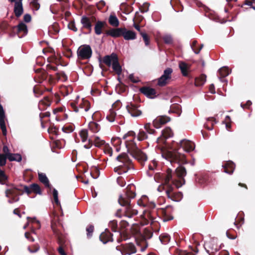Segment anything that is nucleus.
Wrapping results in <instances>:
<instances>
[{"label": "nucleus", "instance_id": "obj_1", "mask_svg": "<svg viewBox=\"0 0 255 255\" xmlns=\"http://www.w3.org/2000/svg\"><path fill=\"white\" fill-rule=\"evenodd\" d=\"M158 170L156 161L153 160L148 165V170L146 171V174L149 177H152L154 173V180L156 182H163L168 197H170L172 195L174 187L178 188L185 183L183 177L186 174V171L183 167L177 166L176 167L174 177L172 169L170 168H168L165 174H161L158 172Z\"/></svg>", "mask_w": 255, "mask_h": 255}, {"label": "nucleus", "instance_id": "obj_2", "mask_svg": "<svg viewBox=\"0 0 255 255\" xmlns=\"http://www.w3.org/2000/svg\"><path fill=\"white\" fill-rule=\"evenodd\" d=\"M135 186L133 184H129L125 192L120 195L118 202L124 207L123 209H118L116 216L119 218L126 216L131 218L138 214V209L134 206L130 204V199L135 196Z\"/></svg>", "mask_w": 255, "mask_h": 255}, {"label": "nucleus", "instance_id": "obj_3", "mask_svg": "<svg viewBox=\"0 0 255 255\" xmlns=\"http://www.w3.org/2000/svg\"><path fill=\"white\" fill-rule=\"evenodd\" d=\"M177 144L179 146L178 148L171 147L169 149L162 153V157L175 167V164L179 166V163L180 162H183L185 160V155L179 151L181 149L186 152H190L195 149L194 143L186 139L180 140V142Z\"/></svg>", "mask_w": 255, "mask_h": 255}, {"label": "nucleus", "instance_id": "obj_4", "mask_svg": "<svg viewBox=\"0 0 255 255\" xmlns=\"http://www.w3.org/2000/svg\"><path fill=\"white\" fill-rule=\"evenodd\" d=\"M116 165L114 171L119 174L131 173L133 169L131 161L126 153L121 154L117 157Z\"/></svg>", "mask_w": 255, "mask_h": 255}, {"label": "nucleus", "instance_id": "obj_5", "mask_svg": "<svg viewBox=\"0 0 255 255\" xmlns=\"http://www.w3.org/2000/svg\"><path fill=\"white\" fill-rule=\"evenodd\" d=\"M92 54V50L89 45H83L79 47L77 55L80 59H89Z\"/></svg>", "mask_w": 255, "mask_h": 255}, {"label": "nucleus", "instance_id": "obj_6", "mask_svg": "<svg viewBox=\"0 0 255 255\" xmlns=\"http://www.w3.org/2000/svg\"><path fill=\"white\" fill-rule=\"evenodd\" d=\"M205 249L207 252L210 255L217 252L221 248V245L220 246L217 245V240L213 239L205 243Z\"/></svg>", "mask_w": 255, "mask_h": 255}, {"label": "nucleus", "instance_id": "obj_7", "mask_svg": "<svg viewBox=\"0 0 255 255\" xmlns=\"http://www.w3.org/2000/svg\"><path fill=\"white\" fill-rule=\"evenodd\" d=\"M71 105L74 111L76 113L80 112L81 114H82L83 112H88L90 109V103L84 99L82 100L81 102L78 105V106H76L74 103H71Z\"/></svg>", "mask_w": 255, "mask_h": 255}, {"label": "nucleus", "instance_id": "obj_8", "mask_svg": "<svg viewBox=\"0 0 255 255\" xmlns=\"http://www.w3.org/2000/svg\"><path fill=\"white\" fill-rule=\"evenodd\" d=\"M126 110L127 112L132 117H138L142 114V111L140 107L132 103L127 105L126 106Z\"/></svg>", "mask_w": 255, "mask_h": 255}, {"label": "nucleus", "instance_id": "obj_9", "mask_svg": "<svg viewBox=\"0 0 255 255\" xmlns=\"http://www.w3.org/2000/svg\"><path fill=\"white\" fill-rule=\"evenodd\" d=\"M131 155L133 158L141 164L146 161L147 159L146 155L136 147V145L133 147Z\"/></svg>", "mask_w": 255, "mask_h": 255}, {"label": "nucleus", "instance_id": "obj_10", "mask_svg": "<svg viewBox=\"0 0 255 255\" xmlns=\"http://www.w3.org/2000/svg\"><path fill=\"white\" fill-rule=\"evenodd\" d=\"M18 194V191L14 187L5 190V196L7 198H9L8 202L10 203L15 202L19 200V198L17 197Z\"/></svg>", "mask_w": 255, "mask_h": 255}, {"label": "nucleus", "instance_id": "obj_11", "mask_svg": "<svg viewBox=\"0 0 255 255\" xmlns=\"http://www.w3.org/2000/svg\"><path fill=\"white\" fill-rule=\"evenodd\" d=\"M172 71V69L170 68L166 69L164 71L163 74L158 80V85L161 87L165 86L167 84V80L171 78Z\"/></svg>", "mask_w": 255, "mask_h": 255}, {"label": "nucleus", "instance_id": "obj_12", "mask_svg": "<svg viewBox=\"0 0 255 255\" xmlns=\"http://www.w3.org/2000/svg\"><path fill=\"white\" fill-rule=\"evenodd\" d=\"M79 135L81 140L82 142L87 143L84 145V147L86 149H90L92 146V141L90 139H88V132L86 129H83L80 130Z\"/></svg>", "mask_w": 255, "mask_h": 255}, {"label": "nucleus", "instance_id": "obj_13", "mask_svg": "<svg viewBox=\"0 0 255 255\" xmlns=\"http://www.w3.org/2000/svg\"><path fill=\"white\" fill-rule=\"evenodd\" d=\"M173 133L171 129L167 127L162 131L160 136L157 138V142L159 144L164 143L166 139L172 136Z\"/></svg>", "mask_w": 255, "mask_h": 255}, {"label": "nucleus", "instance_id": "obj_14", "mask_svg": "<svg viewBox=\"0 0 255 255\" xmlns=\"http://www.w3.org/2000/svg\"><path fill=\"white\" fill-rule=\"evenodd\" d=\"M122 255H130L136 253V249L134 245L132 243H129L123 246L119 250Z\"/></svg>", "mask_w": 255, "mask_h": 255}, {"label": "nucleus", "instance_id": "obj_15", "mask_svg": "<svg viewBox=\"0 0 255 255\" xmlns=\"http://www.w3.org/2000/svg\"><path fill=\"white\" fill-rule=\"evenodd\" d=\"M5 118L4 112L2 106L0 104V127L3 135H6L7 134L6 128L4 121Z\"/></svg>", "mask_w": 255, "mask_h": 255}, {"label": "nucleus", "instance_id": "obj_16", "mask_svg": "<svg viewBox=\"0 0 255 255\" xmlns=\"http://www.w3.org/2000/svg\"><path fill=\"white\" fill-rule=\"evenodd\" d=\"M140 91L147 98L153 99L156 97V92L155 90L152 88L143 87L140 89Z\"/></svg>", "mask_w": 255, "mask_h": 255}, {"label": "nucleus", "instance_id": "obj_17", "mask_svg": "<svg viewBox=\"0 0 255 255\" xmlns=\"http://www.w3.org/2000/svg\"><path fill=\"white\" fill-rule=\"evenodd\" d=\"M169 121V118L166 116H160L157 117L153 121V125L154 128H159L162 125L165 124Z\"/></svg>", "mask_w": 255, "mask_h": 255}, {"label": "nucleus", "instance_id": "obj_18", "mask_svg": "<svg viewBox=\"0 0 255 255\" xmlns=\"http://www.w3.org/2000/svg\"><path fill=\"white\" fill-rule=\"evenodd\" d=\"M81 23L82 24V28H85L88 30V33H90L92 31V24L90 19L87 16L84 15L82 16L81 19Z\"/></svg>", "mask_w": 255, "mask_h": 255}, {"label": "nucleus", "instance_id": "obj_19", "mask_svg": "<svg viewBox=\"0 0 255 255\" xmlns=\"http://www.w3.org/2000/svg\"><path fill=\"white\" fill-rule=\"evenodd\" d=\"M17 34L19 38H21L23 36L27 34L28 30L26 25L23 22H20L16 26Z\"/></svg>", "mask_w": 255, "mask_h": 255}, {"label": "nucleus", "instance_id": "obj_20", "mask_svg": "<svg viewBox=\"0 0 255 255\" xmlns=\"http://www.w3.org/2000/svg\"><path fill=\"white\" fill-rule=\"evenodd\" d=\"M123 36L126 40H131L136 39V34L135 32L124 28Z\"/></svg>", "mask_w": 255, "mask_h": 255}, {"label": "nucleus", "instance_id": "obj_21", "mask_svg": "<svg viewBox=\"0 0 255 255\" xmlns=\"http://www.w3.org/2000/svg\"><path fill=\"white\" fill-rule=\"evenodd\" d=\"M22 0H17L14 4V12L16 17H19L23 13Z\"/></svg>", "mask_w": 255, "mask_h": 255}, {"label": "nucleus", "instance_id": "obj_22", "mask_svg": "<svg viewBox=\"0 0 255 255\" xmlns=\"http://www.w3.org/2000/svg\"><path fill=\"white\" fill-rule=\"evenodd\" d=\"M124 28H112L110 30L107 34L113 37H118L123 36Z\"/></svg>", "mask_w": 255, "mask_h": 255}, {"label": "nucleus", "instance_id": "obj_23", "mask_svg": "<svg viewBox=\"0 0 255 255\" xmlns=\"http://www.w3.org/2000/svg\"><path fill=\"white\" fill-rule=\"evenodd\" d=\"M141 216L143 219L147 221L146 224H148L150 222H151V223L154 220L153 213L148 210H145L143 211V213Z\"/></svg>", "mask_w": 255, "mask_h": 255}, {"label": "nucleus", "instance_id": "obj_24", "mask_svg": "<svg viewBox=\"0 0 255 255\" xmlns=\"http://www.w3.org/2000/svg\"><path fill=\"white\" fill-rule=\"evenodd\" d=\"M117 58L116 54L112 53L110 55L105 56L103 58V62L107 66H110Z\"/></svg>", "mask_w": 255, "mask_h": 255}, {"label": "nucleus", "instance_id": "obj_25", "mask_svg": "<svg viewBox=\"0 0 255 255\" xmlns=\"http://www.w3.org/2000/svg\"><path fill=\"white\" fill-rule=\"evenodd\" d=\"M224 168V172L228 173L229 174H231L233 173L234 170L235 168V164L232 162L229 161L225 164V165H223Z\"/></svg>", "mask_w": 255, "mask_h": 255}, {"label": "nucleus", "instance_id": "obj_26", "mask_svg": "<svg viewBox=\"0 0 255 255\" xmlns=\"http://www.w3.org/2000/svg\"><path fill=\"white\" fill-rule=\"evenodd\" d=\"M105 22L102 21H98L95 25V32L97 35H100L102 33V29L104 27Z\"/></svg>", "mask_w": 255, "mask_h": 255}, {"label": "nucleus", "instance_id": "obj_27", "mask_svg": "<svg viewBox=\"0 0 255 255\" xmlns=\"http://www.w3.org/2000/svg\"><path fill=\"white\" fill-rule=\"evenodd\" d=\"M112 235L109 231H106L104 233H102L100 236V239L103 244H105L111 240Z\"/></svg>", "mask_w": 255, "mask_h": 255}, {"label": "nucleus", "instance_id": "obj_28", "mask_svg": "<svg viewBox=\"0 0 255 255\" xmlns=\"http://www.w3.org/2000/svg\"><path fill=\"white\" fill-rule=\"evenodd\" d=\"M179 67L182 75L184 76H187L188 74V70L190 68L189 66L184 62H180L179 63Z\"/></svg>", "mask_w": 255, "mask_h": 255}, {"label": "nucleus", "instance_id": "obj_29", "mask_svg": "<svg viewBox=\"0 0 255 255\" xmlns=\"http://www.w3.org/2000/svg\"><path fill=\"white\" fill-rule=\"evenodd\" d=\"M122 103L120 100H117L113 104L112 108L110 110H113L118 114L119 116H121L122 113L120 111L122 107Z\"/></svg>", "mask_w": 255, "mask_h": 255}, {"label": "nucleus", "instance_id": "obj_30", "mask_svg": "<svg viewBox=\"0 0 255 255\" xmlns=\"http://www.w3.org/2000/svg\"><path fill=\"white\" fill-rule=\"evenodd\" d=\"M38 178L39 181L43 183L46 187H50V185L49 184V180L45 173L41 172L38 173Z\"/></svg>", "mask_w": 255, "mask_h": 255}, {"label": "nucleus", "instance_id": "obj_31", "mask_svg": "<svg viewBox=\"0 0 255 255\" xmlns=\"http://www.w3.org/2000/svg\"><path fill=\"white\" fill-rule=\"evenodd\" d=\"M206 81V76L202 74L199 78L195 79V84L196 86H201Z\"/></svg>", "mask_w": 255, "mask_h": 255}, {"label": "nucleus", "instance_id": "obj_32", "mask_svg": "<svg viewBox=\"0 0 255 255\" xmlns=\"http://www.w3.org/2000/svg\"><path fill=\"white\" fill-rule=\"evenodd\" d=\"M112 68L118 75H120L121 74L122 68L119 63L118 58L115 60V61L113 63Z\"/></svg>", "mask_w": 255, "mask_h": 255}, {"label": "nucleus", "instance_id": "obj_33", "mask_svg": "<svg viewBox=\"0 0 255 255\" xmlns=\"http://www.w3.org/2000/svg\"><path fill=\"white\" fill-rule=\"evenodd\" d=\"M7 157L10 161H16L20 162L22 159L21 155L18 153H10Z\"/></svg>", "mask_w": 255, "mask_h": 255}, {"label": "nucleus", "instance_id": "obj_34", "mask_svg": "<svg viewBox=\"0 0 255 255\" xmlns=\"http://www.w3.org/2000/svg\"><path fill=\"white\" fill-rule=\"evenodd\" d=\"M109 23L113 26H118L119 25V21L116 15H111L109 18Z\"/></svg>", "mask_w": 255, "mask_h": 255}, {"label": "nucleus", "instance_id": "obj_35", "mask_svg": "<svg viewBox=\"0 0 255 255\" xmlns=\"http://www.w3.org/2000/svg\"><path fill=\"white\" fill-rule=\"evenodd\" d=\"M89 128L94 132H98L100 128L99 125L94 122L89 123Z\"/></svg>", "mask_w": 255, "mask_h": 255}, {"label": "nucleus", "instance_id": "obj_36", "mask_svg": "<svg viewBox=\"0 0 255 255\" xmlns=\"http://www.w3.org/2000/svg\"><path fill=\"white\" fill-rule=\"evenodd\" d=\"M117 115L118 114L115 111H114L113 110H110L109 114L107 115L106 118L110 122H113Z\"/></svg>", "mask_w": 255, "mask_h": 255}, {"label": "nucleus", "instance_id": "obj_37", "mask_svg": "<svg viewBox=\"0 0 255 255\" xmlns=\"http://www.w3.org/2000/svg\"><path fill=\"white\" fill-rule=\"evenodd\" d=\"M219 73L221 77H225L229 75L231 71L229 70L228 67H223L219 70Z\"/></svg>", "mask_w": 255, "mask_h": 255}, {"label": "nucleus", "instance_id": "obj_38", "mask_svg": "<svg viewBox=\"0 0 255 255\" xmlns=\"http://www.w3.org/2000/svg\"><path fill=\"white\" fill-rule=\"evenodd\" d=\"M159 239L162 244L166 245L170 240V236L167 234H163L160 236Z\"/></svg>", "mask_w": 255, "mask_h": 255}, {"label": "nucleus", "instance_id": "obj_39", "mask_svg": "<svg viewBox=\"0 0 255 255\" xmlns=\"http://www.w3.org/2000/svg\"><path fill=\"white\" fill-rule=\"evenodd\" d=\"M94 143L96 146L100 147L105 144V141L104 140L101 139L100 137L96 136L94 139Z\"/></svg>", "mask_w": 255, "mask_h": 255}, {"label": "nucleus", "instance_id": "obj_40", "mask_svg": "<svg viewBox=\"0 0 255 255\" xmlns=\"http://www.w3.org/2000/svg\"><path fill=\"white\" fill-rule=\"evenodd\" d=\"M135 134L132 131H129L124 135V138L127 139V141H132V139H135Z\"/></svg>", "mask_w": 255, "mask_h": 255}, {"label": "nucleus", "instance_id": "obj_41", "mask_svg": "<svg viewBox=\"0 0 255 255\" xmlns=\"http://www.w3.org/2000/svg\"><path fill=\"white\" fill-rule=\"evenodd\" d=\"M173 190H174V189L173 190V191L172 193V195L170 196V197L169 198L172 199L173 200L176 201H180L183 196L182 193L178 192L177 194H175Z\"/></svg>", "mask_w": 255, "mask_h": 255}, {"label": "nucleus", "instance_id": "obj_42", "mask_svg": "<svg viewBox=\"0 0 255 255\" xmlns=\"http://www.w3.org/2000/svg\"><path fill=\"white\" fill-rule=\"evenodd\" d=\"M32 192L35 193L36 194H41V190L40 187L37 184H32L30 185Z\"/></svg>", "mask_w": 255, "mask_h": 255}, {"label": "nucleus", "instance_id": "obj_43", "mask_svg": "<svg viewBox=\"0 0 255 255\" xmlns=\"http://www.w3.org/2000/svg\"><path fill=\"white\" fill-rule=\"evenodd\" d=\"M196 44H197L196 41H193L192 45H191V47H192L193 50L194 51L195 53L198 54L200 52L201 49L202 48V47H203V44H200L199 48L197 49L196 47Z\"/></svg>", "mask_w": 255, "mask_h": 255}, {"label": "nucleus", "instance_id": "obj_44", "mask_svg": "<svg viewBox=\"0 0 255 255\" xmlns=\"http://www.w3.org/2000/svg\"><path fill=\"white\" fill-rule=\"evenodd\" d=\"M43 105L47 107L50 106V103L49 100L47 98H46L44 100L40 101L39 103V108L41 109L42 108V106Z\"/></svg>", "mask_w": 255, "mask_h": 255}, {"label": "nucleus", "instance_id": "obj_45", "mask_svg": "<svg viewBox=\"0 0 255 255\" xmlns=\"http://www.w3.org/2000/svg\"><path fill=\"white\" fill-rule=\"evenodd\" d=\"M72 91V88L71 87H63L61 90V92L64 96H67L69 94L71 93Z\"/></svg>", "mask_w": 255, "mask_h": 255}, {"label": "nucleus", "instance_id": "obj_46", "mask_svg": "<svg viewBox=\"0 0 255 255\" xmlns=\"http://www.w3.org/2000/svg\"><path fill=\"white\" fill-rule=\"evenodd\" d=\"M147 137V136L144 131H140L137 135V139L139 141H142L146 139Z\"/></svg>", "mask_w": 255, "mask_h": 255}, {"label": "nucleus", "instance_id": "obj_47", "mask_svg": "<svg viewBox=\"0 0 255 255\" xmlns=\"http://www.w3.org/2000/svg\"><path fill=\"white\" fill-rule=\"evenodd\" d=\"M163 39L166 44H171L173 41L172 37L169 34L164 35L163 37Z\"/></svg>", "mask_w": 255, "mask_h": 255}, {"label": "nucleus", "instance_id": "obj_48", "mask_svg": "<svg viewBox=\"0 0 255 255\" xmlns=\"http://www.w3.org/2000/svg\"><path fill=\"white\" fill-rule=\"evenodd\" d=\"M144 128L148 133L153 134L154 133V129L151 128V126L149 123H147L144 125Z\"/></svg>", "mask_w": 255, "mask_h": 255}, {"label": "nucleus", "instance_id": "obj_49", "mask_svg": "<svg viewBox=\"0 0 255 255\" xmlns=\"http://www.w3.org/2000/svg\"><path fill=\"white\" fill-rule=\"evenodd\" d=\"M7 157L3 154H0V167L4 166L6 164Z\"/></svg>", "mask_w": 255, "mask_h": 255}, {"label": "nucleus", "instance_id": "obj_50", "mask_svg": "<svg viewBox=\"0 0 255 255\" xmlns=\"http://www.w3.org/2000/svg\"><path fill=\"white\" fill-rule=\"evenodd\" d=\"M86 231L87 232V237L88 238L91 237L92 236V233L94 231V226L93 225H89L87 227Z\"/></svg>", "mask_w": 255, "mask_h": 255}, {"label": "nucleus", "instance_id": "obj_51", "mask_svg": "<svg viewBox=\"0 0 255 255\" xmlns=\"http://www.w3.org/2000/svg\"><path fill=\"white\" fill-rule=\"evenodd\" d=\"M58 193L57 190L55 189H54L53 190V196L54 200L56 204L59 205L60 202L58 200Z\"/></svg>", "mask_w": 255, "mask_h": 255}, {"label": "nucleus", "instance_id": "obj_52", "mask_svg": "<svg viewBox=\"0 0 255 255\" xmlns=\"http://www.w3.org/2000/svg\"><path fill=\"white\" fill-rule=\"evenodd\" d=\"M109 226L112 228L113 231H116L118 226L117 222L115 220L111 221L110 222Z\"/></svg>", "mask_w": 255, "mask_h": 255}, {"label": "nucleus", "instance_id": "obj_53", "mask_svg": "<svg viewBox=\"0 0 255 255\" xmlns=\"http://www.w3.org/2000/svg\"><path fill=\"white\" fill-rule=\"evenodd\" d=\"M140 35L143 38V39L145 42V44L146 46L149 45V39L147 35L144 32H140Z\"/></svg>", "mask_w": 255, "mask_h": 255}, {"label": "nucleus", "instance_id": "obj_54", "mask_svg": "<svg viewBox=\"0 0 255 255\" xmlns=\"http://www.w3.org/2000/svg\"><path fill=\"white\" fill-rule=\"evenodd\" d=\"M117 181L118 184L121 187H124L126 184L125 180L122 177H118Z\"/></svg>", "mask_w": 255, "mask_h": 255}, {"label": "nucleus", "instance_id": "obj_55", "mask_svg": "<svg viewBox=\"0 0 255 255\" xmlns=\"http://www.w3.org/2000/svg\"><path fill=\"white\" fill-rule=\"evenodd\" d=\"M68 27L70 29L74 31H77L78 30L74 22H71L70 23H69L68 25Z\"/></svg>", "mask_w": 255, "mask_h": 255}, {"label": "nucleus", "instance_id": "obj_56", "mask_svg": "<svg viewBox=\"0 0 255 255\" xmlns=\"http://www.w3.org/2000/svg\"><path fill=\"white\" fill-rule=\"evenodd\" d=\"M2 151L4 153L3 154L5 155L6 157H7L8 155L11 153L9 152V150L6 145L3 146Z\"/></svg>", "mask_w": 255, "mask_h": 255}, {"label": "nucleus", "instance_id": "obj_57", "mask_svg": "<svg viewBox=\"0 0 255 255\" xmlns=\"http://www.w3.org/2000/svg\"><path fill=\"white\" fill-rule=\"evenodd\" d=\"M105 152L108 154L110 156L112 155V150L109 146H106L105 148Z\"/></svg>", "mask_w": 255, "mask_h": 255}, {"label": "nucleus", "instance_id": "obj_58", "mask_svg": "<svg viewBox=\"0 0 255 255\" xmlns=\"http://www.w3.org/2000/svg\"><path fill=\"white\" fill-rule=\"evenodd\" d=\"M129 79L133 83H137L139 81L138 78L135 77L133 74L129 75Z\"/></svg>", "mask_w": 255, "mask_h": 255}, {"label": "nucleus", "instance_id": "obj_59", "mask_svg": "<svg viewBox=\"0 0 255 255\" xmlns=\"http://www.w3.org/2000/svg\"><path fill=\"white\" fill-rule=\"evenodd\" d=\"M208 121H210L211 122L212 127L210 128H209V130H212L213 129V126L217 123V121L215 119L213 118H209L208 119Z\"/></svg>", "mask_w": 255, "mask_h": 255}, {"label": "nucleus", "instance_id": "obj_60", "mask_svg": "<svg viewBox=\"0 0 255 255\" xmlns=\"http://www.w3.org/2000/svg\"><path fill=\"white\" fill-rule=\"evenodd\" d=\"M59 74L60 75L59 77V79H62V80L63 81H65L67 80V77L64 72H62Z\"/></svg>", "mask_w": 255, "mask_h": 255}, {"label": "nucleus", "instance_id": "obj_61", "mask_svg": "<svg viewBox=\"0 0 255 255\" xmlns=\"http://www.w3.org/2000/svg\"><path fill=\"white\" fill-rule=\"evenodd\" d=\"M24 191L28 194L29 195L31 193H32V191L31 190L30 187L27 186H24Z\"/></svg>", "mask_w": 255, "mask_h": 255}, {"label": "nucleus", "instance_id": "obj_62", "mask_svg": "<svg viewBox=\"0 0 255 255\" xmlns=\"http://www.w3.org/2000/svg\"><path fill=\"white\" fill-rule=\"evenodd\" d=\"M31 17L30 14H26L24 15V20L26 22H29L31 20Z\"/></svg>", "mask_w": 255, "mask_h": 255}, {"label": "nucleus", "instance_id": "obj_63", "mask_svg": "<svg viewBox=\"0 0 255 255\" xmlns=\"http://www.w3.org/2000/svg\"><path fill=\"white\" fill-rule=\"evenodd\" d=\"M149 5L148 3H145L142 9L141 10V12H146L148 11Z\"/></svg>", "mask_w": 255, "mask_h": 255}, {"label": "nucleus", "instance_id": "obj_64", "mask_svg": "<svg viewBox=\"0 0 255 255\" xmlns=\"http://www.w3.org/2000/svg\"><path fill=\"white\" fill-rule=\"evenodd\" d=\"M252 105V102L251 101H248L246 104L243 105L241 104V106L243 108H249L250 106Z\"/></svg>", "mask_w": 255, "mask_h": 255}]
</instances>
